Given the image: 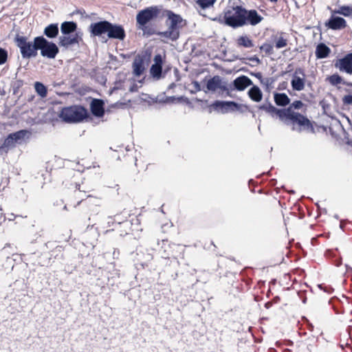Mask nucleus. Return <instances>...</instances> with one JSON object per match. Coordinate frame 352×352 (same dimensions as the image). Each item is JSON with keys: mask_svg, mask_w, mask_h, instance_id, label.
<instances>
[{"mask_svg": "<svg viewBox=\"0 0 352 352\" xmlns=\"http://www.w3.org/2000/svg\"><path fill=\"white\" fill-rule=\"evenodd\" d=\"M28 133L27 130H20L14 133H12L11 135L14 139V141L16 143H21V141L23 140L25 135Z\"/></svg>", "mask_w": 352, "mask_h": 352, "instance_id": "c85d7f7f", "label": "nucleus"}, {"mask_svg": "<svg viewBox=\"0 0 352 352\" xmlns=\"http://www.w3.org/2000/svg\"><path fill=\"white\" fill-rule=\"evenodd\" d=\"M88 116L87 110L80 105L64 107L59 113V117L67 123L81 122Z\"/></svg>", "mask_w": 352, "mask_h": 352, "instance_id": "20e7f679", "label": "nucleus"}, {"mask_svg": "<svg viewBox=\"0 0 352 352\" xmlns=\"http://www.w3.org/2000/svg\"><path fill=\"white\" fill-rule=\"evenodd\" d=\"M342 264V260L340 259L339 261H338V262L336 263V266H340V265Z\"/></svg>", "mask_w": 352, "mask_h": 352, "instance_id": "864d4df0", "label": "nucleus"}, {"mask_svg": "<svg viewBox=\"0 0 352 352\" xmlns=\"http://www.w3.org/2000/svg\"><path fill=\"white\" fill-rule=\"evenodd\" d=\"M192 85L195 89L194 91H191L192 94H195V93H196L197 91H200L201 90V85L198 81H196V80L193 81L192 82Z\"/></svg>", "mask_w": 352, "mask_h": 352, "instance_id": "58836bf2", "label": "nucleus"}, {"mask_svg": "<svg viewBox=\"0 0 352 352\" xmlns=\"http://www.w3.org/2000/svg\"><path fill=\"white\" fill-rule=\"evenodd\" d=\"M59 29L58 23H51L44 29V34L49 38H56L58 34Z\"/></svg>", "mask_w": 352, "mask_h": 352, "instance_id": "b1692460", "label": "nucleus"}, {"mask_svg": "<svg viewBox=\"0 0 352 352\" xmlns=\"http://www.w3.org/2000/svg\"><path fill=\"white\" fill-rule=\"evenodd\" d=\"M216 0H197V3L203 9L212 6Z\"/></svg>", "mask_w": 352, "mask_h": 352, "instance_id": "2f4dec72", "label": "nucleus"}, {"mask_svg": "<svg viewBox=\"0 0 352 352\" xmlns=\"http://www.w3.org/2000/svg\"><path fill=\"white\" fill-rule=\"evenodd\" d=\"M80 184H76V188H78V190H80Z\"/></svg>", "mask_w": 352, "mask_h": 352, "instance_id": "4d7b16f0", "label": "nucleus"}, {"mask_svg": "<svg viewBox=\"0 0 352 352\" xmlns=\"http://www.w3.org/2000/svg\"><path fill=\"white\" fill-rule=\"evenodd\" d=\"M251 76H255L256 78H258L261 82V80L263 79L262 74L261 72H252L250 73Z\"/></svg>", "mask_w": 352, "mask_h": 352, "instance_id": "a19ab883", "label": "nucleus"}, {"mask_svg": "<svg viewBox=\"0 0 352 352\" xmlns=\"http://www.w3.org/2000/svg\"><path fill=\"white\" fill-rule=\"evenodd\" d=\"M274 82V80L272 78H265L261 80V83L265 87L266 89H270Z\"/></svg>", "mask_w": 352, "mask_h": 352, "instance_id": "f704fd0d", "label": "nucleus"}, {"mask_svg": "<svg viewBox=\"0 0 352 352\" xmlns=\"http://www.w3.org/2000/svg\"><path fill=\"white\" fill-rule=\"evenodd\" d=\"M250 190H251L252 192H255L254 188H251Z\"/></svg>", "mask_w": 352, "mask_h": 352, "instance_id": "13d9d810", "label": "nucleus"}, {"mask_svg": "<svg viewBox=\"0 0 352 352\" xmlns=\"http://www.w3.org/2000/svg\"><path fill=\"white\" fill-rule=\"evenodd\" d=\"M168 69V68L163 72L162 66L152 65L150 67V74L154 80H158L165 77Z\"/></svg>", "mask_w": 352, "mask_h": 352, "instance_id": "6ab92c4d", "label": "nucleus"}, {"mask_svg": "<svg viewBox=\"0 0 352 352\" xmlns=\"http://www.w3.org/2000/svg\"><path fill=\"white\" fill-rule=\"evenodd\" d=\"M249 60L253 62H256L257 64L261 63L260 59L256 56L249 58Z\"/></svg>", "mask_w": 352, "mask_h": 352, "instance_id": "49530a36", "label": "nucleus"}, {"mask_svg": "<svg viewBox=\"0 0 352 352\" xmlns=\"http://www.w3.org/2000/svg\"><path fill=\"white\" fill-rule=\"evenodd\" d=\"M153 61H154V63L153 65H160V66L163 65V58H162V55L160 54H157L154 56Z\"/></svg>", "mask_w": 352, "mask_h": 352, "instance_id": "e433bc0d", "label": "nucleus"}, {"mask_svg": "<svg viewBox=\"0 0 352 352\" xmlns=\"http://www.w3.org/2000/svg\"><path fill=\"white\" fill-rule=\"evenodd\" d=\"M36 41L37 48L41 51V55L43 57L53 59L59 52L58 46L54 43L47 40L43 36H37Z\"/></svg>", "mask_w": 352, "mask_h": 352, "instance_id": "0eeeda50", "label": "nucleus"}, {"mask_svg": "<svg viewBox=\"0 0 352 352\" xmlns=\"http://www.w3.org/2000/svg\"><path fill=\"white\" fill-rule=\"evenodd\" d=\"M248 94L250 98L256 102H260L263 98V93L261 89L256 85H253L248 90Z\"/></svg>", "mask_w": 352, "mask_h": 352, "instance_id": "412c9836", "label": "nucleus"}, {"mask_svg": "<svg viewBox=\"0 0 352 352\" xmlns=\"http://www.w3.org/2000/svg\"><path fill=\"white\" fill-rule=\"evenodd\" d=\"M274 41L275 43V47L276 49H280L285 47L287 45V39L285 38L283 36H276L274 37Z\"/></svg>", "mask_w": 352, "mask_h": 352, "instance_id": "c756f323", "label": "nucleus"}, {"mask_svg": "<svg viewBox=\"0 0 352 352\" xmlns=\"http://www.w3.org/2000/svg\"><path fill=\"white\" fill-rule=\"evenodd\" d=\"M274 100L277 106L286 107L290 103V98L285 93H274Z\"/></svg>", "mask_w": 352, "mask_h": 352, "instance_id": "aec40b11", "label": "nucleus"}, {"mask_svg": "<svg viewBox=\"0 0 352 352\" xmlns=\"http://www.w3.org/2000/svg\"><path fill=\"white\" fill-rule=\"evenodd\" d=\"M8 59V52L6 50L0 47V65L4 64Z\"/></svg>", "mask_w": 352, "mask_h": 352, "instance_id": "72a5a7b5", "label": "nucleus"}, {"mask_svg": "<svg viewBox=\"0 0 352 352\" xmlns=\"http://www.w3.org/2000/svg\"><path fill=\"white\" fill-rule=\"evenodd\" d=\"M82 33L81 32H76L72 35H63L59 36V42L58 44L61 47H64L65 48H68L69 46L78 44L80 41H82Z\"/></svg>", "mask_w": 352, "mask_h": 352, "instance_id": "ddd939ff", "label": "nucleus"}, {"mask_svg": "<svg viewBox=\"0 0 352 352\" xmlns=\"http://www.w3.org/2000/svg\"><path fill=\"white\" fill-rule=\"evenodd\" d=\"M331 52L330 48L324 43H319L316 49V56L317 58H327Z\"/></svg>", "mask_w": 352, "mask_h": 352, "instance_id": "5701e85b", "label": "nucleus"}, {"mask_svg": "<svg viewBox=\"0 0 352 352\" xmlns=\"http://www.w3.org/2000/svg\"><path fill=\"white\" fill-rule=\"evenodd\" d=\"M142 95L146 97L145 98H144V100H146V98H149V99H151L153 102L165 103L164 102L165 98H159L158 96L157 97H151V96H149L148 94H143Z\"/></svg>", "mask_w": 352, "mask_h": 352, "instance_id": "c9c22d12", "label": "nucleus"}, {"mask_svg": "<svg viewBox=\"0 0 352 352\" xmlns=\"http://www.w3.org/2000/svg\"><path fill=\"white\" fill-rule=\"evenodd\" d=\"M325 26L333 30H340L346 28V21L341 16L332 14L329 20L325 22Z\"/></svg>", "mask_w": 352, "mask_h": 352, "instance_id": "2eb2a0df", "label": "nucleus"}, {"mask_svg": "<svg viewBox=\"0 0 352 352\" xmlns=\"http://www.w3.org/2000/svg\"><path fill=\"white\" fill-rule=\"evenodd\" d=\"M239 46L250 48L254 46L253 41L247 36H241L237 39Z\"/></svg>", "mask_w": 352, "mask_h": 352, "instance_id": "a878e982", "label": "nucleus"}, {"mask_svg": "<svg viewBox=\"0 0 352 352\" xmlns=\"http://www.w3.org/2000/svg\"><path fill=\"white\" fill-rule=\"evenodd\" d=\"M162 10V6H153L139 11L136 15V23L138 29L145 32L146 25L156 19Z\"/></svg>", "mask_w": 352, "mask_h": 352, "instance_id": "39448f33", "label": "nucleus"}, {"mask_svg": "<svg viewBox=\"0 0 352 352\" xmlns=\"http://www.w3.org/2000/svg\"><path fill=\"white\" fill-rule=\"evenodd\" d=\"M219 89H220L223 91H227V95L230 96V93H229L227 86L222 84V80L221 81V86L219 87Z\"/></svg>", "mask_w": 352, "mask_h": 352, "instance_id": "a18cd8bd", "label": "nucleus"}, {"mask_svg": "<svg viewBox=\"0 0 352 352\" xmlns=\"http://www.w3.org/2000/svg\"><path fill=\"white\" fill-rule=\"evenodd\" d=\"M144 34H147V35L150 36V35H152V34H155V33H154V32H153V31L151 30V29H147V28H146V29L145 30V32H144Z\"/></svg>", "mask_w": 352, "mask_h": 352, "instance_id": "de8ad7c7", "label": "nucleus"}, {"mask_svg": "<svg viewBox=\"0 0 352 352\" xmlns=\"http://www.w3.org/2000/svg\"><path fill=\"white\" fill-rule=\"evenodd\" d=\"M263 19V17L256 10H247L241 6H233L224 11L223 16H219L212 20L236 29L247 25H256Z\"/></svg>", "mask_w": 352, "mask_h": 352, "instance_id": "f03ea898", "label": "nucleus"}, {"mask_svg": "<svg viewBox=\"0 0 352 352\" xmlns=\"http://www.w3.org/2000/svg\"><path fill=\"white\" fill-rule=\"evenodd\" d=\"M333 14H339L344 16H349L352 14V6H342L338 9L332 11Z\"/></svg>", "mask_w": 352, "mask_h": 352, "instance_id": "393cba45", "label": "nucleus"}, {"mask_svg": "<svg viewBox=\"0 0 352 352\" xmlns=\"http://www.w3.org/2000/svg\"><path fill=\"white\" fill-rule=\"evenodd\" d=\"M90 111L97 118H102L104 115V102L102 99L93 98L90 103Z\"/></svg>", "mask_w": 352, "mask_h": 352, "instance_id": "dca6fc26", "label": "nucleus"}, {"mask_svg": "<svg viewBox=\"0 0 352 352\" xmlns=\"http://www.w3.org/2000/svg\"><path fill=\"white\" fill-rule=\"evenodd\" d=\"M335 67L341 72L352 75V52L348 53L335 63Z\"/></svg>", "mask_w": 352, "mask_h": 352, "instance_id": "9d476101", "label": "nucleus"}, {"mask_svg": "<svg viewBox=\"0 0 352 352\" xmlns=\"http://www.w3.org/2000/svg\"><path fill=\"white\" fill-rule=\"evenodd\" d=\"M109 23V21L107 20L91 23L89 28L91 36H102L104 34H107Z\"/></svg>", "mask_w": 352, "mask_h": 352, "instance_id": "9b49d317", "label": "nucleus"}, {"mask_svg": "<svg viewBox=\"0 0 352 352\" xmlns=\"http://www.w3.org/2000/svg\"><path fill=\"white\" fill-rule=\"evenodd\" d=\"M221 78L217 75L210 78L206 83L207 91L214 92L221 86Z\"/></svg>", "mask_w": 352, "mask_h": 352, "instance_id": "4be33fe9", "label": "nucleus"}, {"mask_svg": "<svg viewBox=\"0 0 352 352\" xmlns=\"http://www.w3.org/2000/svg\"><path fill=\"white\" fill-rule=\"evenodd\" d=\"M65 210H67V206H65L64 208H63Z\"/></svg>", "mask_w": 352, "mask_h": 352, "instance_id": "69168bd1", "label": "nucleus"}, {"mask_svg": "<svg viewBox=\"0 0 352 352\" xmlns=\"http://www.w3.org/2000/svg\"><path fill=\"white\" fill-rule=\"evenodd\" d=\"M333 307L334 309V311H336V314H340L342 311H340L336 307V305H333Z\"/></svg>", "mask_w": 352, "mask_h": 352, "instance_id": "3c124183", "label": "nucleus"}, {"mask_svg": "<svg viewBox=\"0 0 352 352\" xmlns=\"http://www.w3.org/2000/svg\"><path fill=\"white\" fill-rule=\"evenodd\" d=\"M166 25L168 30L164 32H157L155 34L160 37H164L173 41H175L179 37V28L183 21L179 14L174 13L171 10H166Z\"/></svg>", "mask_w": 352, "mask_h": 352, "instance_id": "7ed1b4c3", "label": "nucleus"}, {"mask_svg": "<svg viewBox=\"0 0 352 352\" xmlns=\"http://www.w3.org/2000/svg\"><path fill=\"white\" fill-rule=\"evenodd\" d=\"M302 302H303V303H305L306 302V299H303Z\"/></svg>", "mask_w": 352, "mask_h": 352, "instance_id": "e2e57ef3", "label": "nucleus"}, {"mask_svg": "<svg viewBox=\"0 0 352 352\" xmlns=\"http://www.w3.org/2000/svg\"><path fill=\"white\" fill-rule=\"evenodd\" d=\"M16 142L14 141V139L10 133L7 138L4 140V142L1 146H0V150H4L14 148L15 146Z\"/></svg>", "mask_w": 352, "mask_h": 352, "instance_id": "bb28decb", "label": "nucleus"}, {"mask_svg": "<svg viewBox=\"0 0 352 352\" xmlns=\"http://www.w3.org/2000/svg\"><path fill=\"white\" fill-rule=\"evenodd\" d=\"M272 302H267L265 304V308L267 309H269L271 306H272Z\"/></svg>", "mask_w": 352, "mask_h": 352, "instance_id": "8fccbe9b", "label": "nucleus"}, {"mask_svg": "<svg viewBox=\"0 0 352 352\" xmlns=\"http://www.w3.org/2000/svg\"><path fill=\"white\" fill-rule=\"evenodd\" d=\"M340 228H341L342 229H343V226H342V223H340Z\"/></svg>", "mask_w": 352, "mask_h": 352, "instance_id": "680f3d73", "label": "nucleus"}, {"mask_svg": "<svg viewBox=\"0 0 352 352\" xmlns=\"http://www.w3.org/2000/svg\"><path fill=\"white\" fill-rule=\"evenodd\" d=\"M258 192L259 193H261V189H259V190H258Z\"/></svg>", "mask_w": 352, "mask_h": 352, "instance_id": "0e129e2a", "label": "nucleus"}, {"mask_svg": "<svg viewBox=\"0 0 352 352\" xmlns=\"http://www.w3.org/2000/svg\"><path fill=\"white\" fill-rule=\"evenodd\" d=\"M144 57L137 56L133 63V73L135 76H140L144 72Z\"/></svg>", "mask_w": 352, "mask_h": 352, "instance_id": "f3484780", "label": "nucleus"}, {"mask_svg": "<svg viewBox=\"0 0 352 352\" xmlns=\"http://www.w3.org/2000/svg\"><path fill=\"white\" fill-rule=\"evenodd\" d=\"M308 328H309V329L310 331H313V329H314V326H313V324H311V323H308Z\"/></svg>", "mask_w": 352, "mask_h": 352, "instance_id": "603ef678", "label": "nucleus"}, {"mask_svg": "<svg viewBox=\"0 0 352 352\" xmlns=\"http://www.w3.org/2000/svg\"><path fill=\"white\" fill-rule=\"evenodd\" d=\"M342 102L344 105L352 104V94L346 95L342 98Z\"/></svg>", "mask_w": 352, "mask_h": 352, "instance_id": "4c0bfd02", "label": "nucleus"}, {"mask_svg": "<svg viewBox=\"0 0 352 352\" xmlns=\"http://www.w3.org/2000/svg\"><path fill=\"white\" fill-rule=\"evenodd\" d=\"M37 36L34 38V41H28V38L24 36L17 34L14 38L16 45L20 49V52L23 58L29 59L35 57L37 55L38 48H37Z\"/></svg>", "mask_w": 352, "mask_h": 352, "instance_id": "423d86ee", "label": "nucleus"}, {"mask_svg": "<svg viewBox=\"0 0 352 352\" xmlns=\"http://www.w3.org/2000/svg\"><path fill=\"white\" fill-rule=\"evenodd\" d=\"M260 50L263 52H265V53L267 55H271L273 54V45L270 43H263L261 47Z\"/></svg>", "mask_w": 352, "mask_h": 352, "instance_id": "473e14b6", "label": "nucleus"}, {"mask_svg": "<svg viewBox=\"0 0 352 352\" xmlns=\"http://www.w3.org/2000/svg\"><path fill=\"white\" fill-rule=\"evenodd\" d=\"M252 85H253V82L250 78L245 75H241L233 80L230 85V89L242 91Z\"/></svg>", "mask_w": 352, "mask_h": 352, "instance_id": "4468645a", "label": "nucleus"}, {"mask_svg": "<svg viewBox=\"0 0 352 352\" xmlns=\"http://www.w3.org/2000/svg\"><path fill=\"white\" fill-rule=\"evenodd\" d=\"M138 86L135 83H133L132 85H131V87L129 89V91L130 92H135V91H138Z\"/></svg>", "mask_w": 352, "mask_h": 352, "instance_id": "37998d69", "label": "nucleus"}, {"mask_svg": "<svg viewBox=\"0 0 352 352\" xmlns=\"http://www.w3.org/2000/svg\"><path fill=\"white\" fill-rule=\"evenodd\" d=\"M321 289H324L325 292L331 293L333 291V289L331 287H323L322 285H319Z\"/></svg>", "mask_w": 352, "mask_h": 352, "instance_id": "79ce46f5", "label": "nucleus"}, {"mask_svg": "<svg viewBox=\"0 0 352 352\" xmlns=\"http://www.w3.org/2000/svg\"><path fill=\"white\" fill-rule=\"evenodd\" d=\"M330 252H331V251H330V250H327V254L328 255V254H329V253H330Z\"/></svg>", "mask_w": 352, "mask_h": 352, "instance_id": "bf43d9fd", "label": "nucleus"}, {"mask_svg": "<svg viewBox=\"0 0 352 352\" xmlns=\"http://www.w3.org/2000/svg\"><path fill=\"white\" fill-rule=\"evenodd\" d=\"M175 86V83H172L169 85V89L173 88Z\"/></svg>", "mask_w": 352, "mask_h": 352, "instance_id": "6e6d98bb", "label": "nucleus"}, {"mask_svg": "<svg viewBox=\"0 0 352 352\" xmlns=\"http://www.w3.org/2000/svg\"><path fill=\"white\" fill-rule=\"evenodd\" d=\"M291 85L292 89L300 91L304 89L305 85V73L303 69L298 67L293 74Z\"/></svg>", "mask_w": 352, "mask_h": 352, "instance_id": "1a4fd4ad", "label": "nucleus"}, {"mask_svg": "<svg viewBox=\"0 0 352 352\" xmlns=\"http://www.w3.org/2000/svg\"><path fill=\"white\" fill-rule=\"evenodd\" d=\"M254 183H255L254 181L252 179H250L248 181L249 187L251 188V186L254 184Z\"/></svg>", "mask_w": 352, "mask_h": 352, "instance_id": "09e8293b", "label": "nucleus"}, {"mask_svg": "<svg viewBox=\"0 0 352 352\" xmlns=\"http://www.w3.org/2000/svg\"><path fill=\"white\" fill-rule=\"evenodd\" d=\"M60 32L63 35H72L77 31V23L74 21H65L60 25Z\"/></svg>", "mask_w": 352, "mask_h": 352, "instance_id": "a211bd4d", "label": "nucleus"}, {"mask_svg": "<svg viewBox=\"0 0 352 352\" xmlns=\"http://www.w3.org/2000/svg\"><path fill=\"white\" fill-rule=\"evenodd\" d=\"M339 300L338 298L334 297V298H332L329 300V302H330V303H333V300Z\"/></svg>", "mask_w": 352, "mask_h": 352, "instance_id": "5fc2aeb1", "label": "nucleus"}, {"mask_svg": "<svg viewBox=\"0 0 352 352\" xmlns=\"http://www.w3.org/2000/svg\"><path fill=\"white\" fill-rule=\"evenodd\" d=\"M109 25L107 31L108 38L123 41L126 36L124 28L121 25L112 23L111 22H109Z\"/></svg>", "mask_w": 352, "mask_h": 352, "instance_id": "f8f14e48", "label": "nucleus"}, {"mask_svg": "<svg viewBox=\"0 0 352 352\" xmlns=\"http://www.w3.org/2000/svg\"><path fill=\"white\" fill-rule=\"evenodd\" d=\"M329 83L333 86H337L338 85L342 82V78L338 74H334L327 78Z\"/></svg>", "mask_w": 352, "mask_h": 352, "instance_id": "7c9ffc66", "label": "nucleus"}, {"mask_svg": "<svg viewBox=\"0 0 352 352\" xmlns=\"http://www.w3.org/2000/svg\"><path fill=\"white\" fill-rule=\"evenodd\" d=\"M175 96H166L164 100V102L167 103V102H173L175 100Z\"/></svg>", "mask_w": 352, "mask_h": 352, "instance_id": "c03bdc74", "label": "nucleus"}, {"mask_svg": "<svg viewBox=\"0 0 352 352\" xmlns=\"http://www.w3.org/2000/svg\"><path fill=\"white\" fill-rule=\"evenodd\" d=\"M34 89L37 94L41 98H45L47 94V87L40 82H36L34 83Z\"/></svg>", "mask_w": 352, "mask_h": 352, "instance_id": "cd10ccee", "label": "nucleus"}, {"mask_svg": "<svg viewBox=\"0 0 352 352\" xmlns=\"http://www.w3.org/2000/svg\"><path fill=\"white\" fill-rule=\"evenodd\" d=\"M304 105L301 100L294 101L288 107L278 109L271 102H267L258 106V109L265 111L272 118H278L286 125H292V130L300 133L303 131L314 132V128L310 120L294 109H300Z\"/></svg>", "mask_w": 352, "mask_h": 352, "instance_id": "f257e3e1", "label": "nucleus"}, {"mask_svg": "<svg viewBox=\"0 0 352 352\" xmlns=\"http://www.w3.org/2000/svg\"><path fill=\"white\" fill-rule=\"evenodd\" d=\"M73 14H80L81 17H87V15L83 9L76 10L73 12Z\"/></svg>", "mask_w": 352, "mask_h": 352, "instance_id": "ea45409f", "label": "nucleus"}, {"mask_svg": "<svg viewBox=\"0 0 352 352\" xmlns=\"http://www.w3.org/2000/svg\"><path fill=\"white\" fill-rule=\"evenodd\" d=\"M214 111L226 114L230 112L242 111V104L234 101L215 100L210 106Z\"/></svg>", "mask_w": 352, "mask_h": 352, "instance_id": "6e6552de", "label": "nucleus"}, {"mask_svg": "<svg viewBox=\"0 0 352 352\" xmlns=\"http://www.w3.org/2000/svg\"><path fill=\"white\" fill-rule=\"evenodd\" d=\"M263 174H264V173L260 174V175H258V176H259V177L263 176Z\"/></svg>", "mask_w": 352, "mask_h": 352, "instance_id": "052dcab7", "label": "nucleus"}]
</instances>
